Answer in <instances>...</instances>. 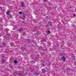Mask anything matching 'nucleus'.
Wrapping results in <instances>:
<instances>
[{
    "instance_id": "obj_1",
    "label": "nucleus",
    "mask_w": 76,
    "mask_h": 76,
    "mask_svg": "<svg viewBox=\"0 0 76 76\" xmlns=\"http://www.w3.org/2000/svg\"><path fill=\"white\" fill-rule=\"evenodd\" d=\"M62 60L63 61H65L66 60V58L64 57H63L62 58Z\"/></svg>"
},
{
    "instance_id": "obj_2",
    "label": "nucleus",
    "mask_w": 76,
    "mask_h": 76,
    "mask_svg": "<svg viewBox=\"0 0 76 76\" xmlns=\"http://www.w3.org/2000/svg\"><path fill=\"white\" fill-rule=\"evenodd\" d=\"M21 5L22 7H24V3L23 2H21Z\"/></svg>"
},
{
    "instance_id": "obj_3",
    "label": "nucleus",
    "mask_w": 76,
    "mask_h": 76,
    "mask_svg": "<svg viewBox=\"0 0 76 76\" xmlns=\"http://www.w3.org/2000/svg\"><path fill=\"white\" fill-rule=\"evenodd\" d=\"M10 14V12H9V11H8L7 13V15H9Z\"/></svg>"
},
{
    "instance_id": "obj_4",
    "label": "nucleus",
    "mask_w": 76,
    "mask_h": 76,
    "mask_svg": "<svg viewBox=\"0 0 76 76\" xmlns=\"http://www.w3.org/2000/svg\"><path fill=\"white\" fill-rule=\"evenodd\" d=\"M14 63L16 64L17 63V61L16 60H15L14 61Z\"/></svg>"
},
{
    "instance_id": "obj_5",
    "label": "nucleus",
    "mask_w": 76,
    "mask_h": 76,
    "mask_svg": "<svg viewBox=\"0 0 76 76\" xmlns=\"http://www.w3.org/2000/svg\"><path fill=\"white\" fill-rule=\"evenodd\" d=\"M47 33H48V34H50V31H48L47 32Z\"/></svg>"
},
{
    "instance_id": "obj_6",
    "label": "nucleus",
    "mask_w": 76,
    "mask_h": 76,
    "mask_svg": "<svg viewBox=\"0 0 76 76\" xmlns=\"http://www.w3.org/2000/svg\"><path fill=\"white\" fill-rule=\"evenodd\" d=\"M22 31V29H19V31Z\"/></svg>"
},
{
    "instance_id": "obj_7",
    "label": "nucleus",
    "mask_w": 76,
    "mask_h": 76,
    "mask_svg": "<svg viewBox=\"0 0 76 76\" xmlns=\"http://www.w3.org/2000/svg\"><path fill=\"white\" fill-rule=\"evenodd\" d=\"M19 13L20 14H22V12H20Z\"/></svg>"
},
{
    "instance_id": "obj_8",
    "label": "nucleus",
    "mask_w": 76,
    "mask_h": 76,
    "mask_svg": "<svg viewBox=\"0 0 76 76\" xmlns=\"http://www.w3.org/2000/svg\"><path fill=\"white\" fill-rule=\"evenodd\" d=\"M45 1H46V0H45Z\"/></svg>"
},
{
    "instance_id": "obj_9",
    "label": "nucleus",
    "mask_w": 76,
    "mask_h": 76,
    "mask_svg": "<svg viewBox=\"0 0 76 76\" xmlns=\"http://www.w3.org/2000/svg\"><path fill=\"white\" fill-rule=\"evenodd\" d=\"M75 10H76V9H75Z\"/></svg>"
},
{
    "instance_id": "obj_10",
    "label": "nucleus",
    "mask_w": 76,
    "mask_h": 76,
    "mask_svg": "<svg viewBox=\"0 0 76 76\" xmlns=\"http://www.w3.org/2000/svg\"><path fill=\"white\" fill-rule=\"evenodd\" d=\"M70 8H71V7H70Z\"/></svg>"
}]
</instances>
